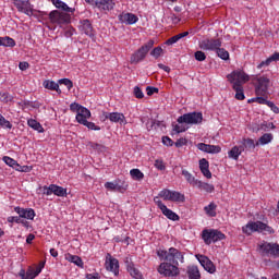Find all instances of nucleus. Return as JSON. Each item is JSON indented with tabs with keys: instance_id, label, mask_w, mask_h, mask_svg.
I'll use <instances>...</instances> for the list:
<instances>
[{
	"instance_id": "nucleus-1",
	"label": "nucleus",
	"mask_w": 279,
	"mask_h": 279,
	"mask_svg": "<svg viewBox=\"0 0 279 279\" xmlns=\"http://www.w3.org/2000/svg\"><path fill=\"white\" fill-rule=\"evenodd\" d=\"M204 121V116L202 112H190V113H184L183 116L178 118V123L174 125V131L180 134V132H186V126L184 123L187 125H199Z\"/></svg>"
},
{
	"instance_id": "nucleus-2",
	"label": "nucleus",
	"mask_w": 279,
	"mask_h": 279,
	"mask_svg": "<svg viewBox=\"0 0 279 279\" xmlns=\"http://www.w3.org/2000/svg\"><path fill=\"white\" fill-rule=\"evenodd\" d=\"M157 256L160 260H166L177 266L180 265V263H184V254L175 247H170L168 251L159 250L157 251Z\"/></svg>"
},
{
	"instance_id": "nucleus-3",
	"label": "nucleus",
	"mask_w": 279,
	"mask_h": 279,
	"mask_svg": "<svg viewBox=\"0 0 279 279\" xmlns=\"http://www.w3.org/2000/svg\"><path fill=\"white\" fill-rule=\"evenodd\" d=\"M252 84L255 88L256 97H267L269 94V86L271 85V80L266 75H256L252 77Z\"/></svg>"
},
{
	"instance_id": "nucleus-4",
	"label": "nucleus",
	"mask_w": 279,
	"mask_h": 279,
	"mask_svg": "<svg viewBox=\"0 0 279 279\" xmlns=\"http://www.w3.org/2000/svg\"><path fill=\"white\" fill-rule=\"evenodd\" d=\"M242 231L244 234H247L248 236L253 232H264V234H274L276 232L274 228H271L270 226L263 221H250L246 226L242 228Z\"/></svg>"
},
{
	"instance_id": "nucleus-5",
	"label": "nucleus",
	"mask_w": 279,
	"mask_h": 279,
	"mask_svg": "<svg viewBox=\"0 0 279 279\" xmlns=\"http://www.w3.org/2000/svg\"><path fill=\"white\" fill-rule=\"evenodd\" d=\"M73 13L66 11L54 10L49 13L50 22L53 25H59L60 27H62V25H69Z\"/></svg>"
},
{
	"instance_id": "nucleus-6",
	"label": "nucleus",
	"mask_w": 279,
	"mask_h": 279,
	"mask_svg": "<svg viewBox=\"0 0 279 279\" xmlns=\"http://www.w3.org/2000/svg\"><path fill=\"white\" fill-rule=\"evenodd\" d=\"M227 80L232 86H243V84L250 82V75L245 71L238 69L228 74Z\"/></svg>"
},
{
	"instance_id": "nucleus-7",
	"label": "nucleus",
	"mask_w": 279,
	"mask_h": 279,
	"mask_svg": "<svg viewBox=\"0 0 279 279\" xmlns=\"http://www.w3.org/2000/svg\"><path fill=\"white\" fill-rule=\"evenodd\" d=\"M157 271L165 278H175V276H180V268H178V265L172 264L171 262L161 263L158 266Z\"/></svg>"
},
{
	"instance_id": "nucleus-8",
	"label": "nucleus",
	"mask_w": 279,
	"mask_h": 279,
	"mask_svg": "<svg viewBox=\"0 0 279 279\" xmlns=\"http://www.w3.org/2000/svg\"><path fill=\"white\" fill-rule=\"evenodd\" d=\"M202 239L206 245H210V243L223 241V239H226V234L217 229H205L202 232Z\"/></svg>"
},
{
	"instance_id": "nucleus-9",
	"label": "nucleus",
	"mask_w": 279,
	"mask_h": 279,
	"mask_svg": "<svg viewBox=\"0 0 279 279\" xmlns=\"http://www.w3.org/2000/svg\"><path fill=\"white\" fill-rule=\"evenodd\" d=\"M153 47L154 40L150 39L131 56V64H138V62H143Z\"/></svg>"
},
{
	"instance_id": "nucleus-10",
	"label": "nucleus",
	"mask_w": 279,
	"mask_h": 279,
	"mask_svg": "<svg viewBox=\"0 0 279 279\" xmlns=\"http://www.w3.org/2000/svg\"><path fill=\"white\" fill-rule=\"evenodd\" d=\"M159 197L165 202H175L180 204H184V202H186L184 194L167 189L159 192Z\"/></svg>"
},
{
	"instance_id": "nucleus-11",
	"label": "nucleus",
	"mask_w": 279,
	"mask_h": 279,
	"mask_svg": "<svg viewBox=\"0 0 279 279\" xmlns=\"http://www.w3.org/2000/svg\"><path fill=\"white\" fill-rule=\"evenodd\" d=\"M259 252L262 256H272L274 258H279V244L264 242L259 245Z\"/></svg>"
},
{
	"instance_id": "nucleus-12",
	"label": "nucleus",
	"mask_w": 279,
	"mask_h": 279,
	"mask_svg": "<svg viewBox=\"0 0 279 279\" xmlns=\"http://www.w3.org/2000/svg\"><path fill=\"white\" fill-rule=\"evenodd\" d=\"M221 45V38H206L199 41L198 47L204 51H217Z\"/></svg>"
},
{
	"instance_id": "nucleus-13",
	"label": "nucleus",
	"mask_w": 279,
	"mask_h": 279,
	"mask_svg": "<svg viewBox=\"0 0 279 279\" xmlns=\"http://www.w3.org/2000/svg\"><path fill=\"white\" fill-rule=\"evenodd\" d=\"M44 195H57V197H66V189L57 185V184H50L49 186L45 185L43 187Z\"/></svg>"
},
{
	"instance_id": "nucleus-14",
	"label": "nucleus",
	"mask_w": 279,
	"mask_h": 279,
	"mask_svg": "<svg viewBox=\"0 0 279 279\" xmlns=\"http://www.w3.org/2000/svg\"><path fill=\"white\" fill-rule=\"evenodd\" d=\"M13 4L17 12H23V14H27V16H32V14H34L29 0H13Z\"/></svg>"
},
{
	"instance_id": "nucleus-15",
	"label": "nucleus",
	"mask_w": 279,
	"mask_h": 279,
	"mask_svg": "<svg viewBox=\"0 0 279 279\" xmlns=\"http://www.w3.org/2000/svg\"><path fill=\"white\" fill-rule=\"evenodd\" d=\"M196 258L202 267H204V269L208 271V274H215L217 271V267H215L213 260H210V258H208L207 256L197 254Z\"/></svg>"
},
{
	"instance_id": "nucleus-16",
	"label": "nucleus",
	"mask_w": 279,
	"mask_h": 279,
	"mask_svg": "<svg viewBox=\"0 0 279 279\" xmlns=\"http://www.w3.org/2000/svg\"><path fill=\"white\" fill-rule=\"evenodd\" d=\"M78 29L82 34H85V36L95 38V28H93V23H90V20H81Z\"/></svg>"
},
{
	"instance_id": "nucleus-17",
	"label": "nucleus",
	"mask_w": 279,
	"mask_h": 279,
	"mask_svg": "<svg viewBox=\"0 0 279 279\" xmlns=\"http://www.w3.org/2000/svg\"><path fill=\"white\" fill-rule=\"evenodd\" d=\"M106 269L107 271H112L114 276H119V259L112 257L110 253L106 256Z\"/></svg>"
},
{
	"instance_id": "nucleus-18",
	"label": "nucleus",
	"mask_w": 279,
	"mask_h": 279,
	"mask_svg": "<svg viewBox=\"0 0 279 279\" xmlns=\"http://www.w3.org/2000/svg\"><path fill=\"white\" fill-rule=\"evenodd\" d=\"M87 119H90V111H85V113L78 116V122L81 125H85L88 130L99 131L101 130L100 126H97L94 122H88Z\"/></svg>"
},
{
	"instance_id": "nucleus-19",
	"label": "nucleus",
	"mask_w": 279,
	"mask_h": 279,
	"mask_svg": "<svg viewBox=\"0 0 279 279\" xmlns=\"http://www.w3.org/2000/svg\"><path fill=\"white\" fill-rule=\"evenodd\" d=\"M14 210L22 219L34 221V217H36V211L33 208L15 207Z\"/></svg>"
},
{
	"instance_id": "nucleus-20",
	"label": "nucleus",
	"mask_w": 279,
	"mask_h": 279,
	"mask_svg": "<svg viewBox=\"0 0 279 279\" xmlns=\"http://www.w3.org/2000/svg\"><path fill=\"white\" fill-rule=\"evenodd\" d=\"M105 118L109 119L111 123H120V125H125V123H128V120H125V116L119 112H105Z\"/></svg>"
},
{
	"instance_id": "nucleus-21",
	"label": "nucleus",
	"mask_w": 279,
	"mask_h": 279,
	"mask_svg": "<svg viewBox=\"0 0 279 279\" xmlns=\"http://www.w3.org/2000/svg\"><path fill=\"white\" fill-rule=\"evenodd\" d=\"M196 147L201 151H205V154H219L221 151V146H215L205 143H198Z\"/></svg>"
},
{
	"instance_id": "nucleus-22",
	"label": "nucleus",
	"mask_w": 279,
	"mask_h": 279,
	"mask_svg": "<svg viewBox=\"0 0 279 279\" xmlns=\"http://www.w3.org/2000/svg\"><path fill=\"white\" fill-rule=\"evenodd\" d=\"M96 8L101 12H110V10H114V1L113 0H97Z\"/></svg>"
},
{
	"instance_id": "nucleus-23",
	"label": "nucleus",
	"mask_w": 279,
	"mask_h": 279,
	"mask_svg": "<svg viewBox=\"0 0 279 279\" xmlns=\"http://www.w3.org/2000/svg\"><path fill=\"white\" fill-rule=\"evenodd\" d=\"M119 21L128 25H134L138 21V17L134 13H122L119 15Z\"/></svg>"
},
{
	"instance_id": "nucleus-24",
	"label": "nucleus",
	"mask_w": 279,
	"mask_h": 279,
	"mask_svg": "<svg viewBox=\"0 0 279 279\" xmlns=\"http://www.w3.org/2000/svg\"><path fill=\"white\" fill-rule=\"evenodd\" d=\"M161 213L167 217V219H170L171 221H180V216L175 214L173 210L169 209L167 205H161Z\"/></svg>"
},
{
	"instance_id": "nucleus-25",
	"label": "nucleus",
	"mask_w": 279,
	"mask_h": 279,
	"mask_svg": "<svg viewBox=\"0 0 279 279\" xmlns=\"http://www.w3.org/2000/svg\"><path fill=\"white\" fill-rule=\"evenodd\" d=\"M70 110L72 112H77V114H76L77 122H78L80 114L84 116L86 112H90V110H88L86 107H83L82 105L76 104V102L70 105Z\"/></svg>"
},
{
	"instance_id": "nucleus-26",
	"label": "nucleus",
	"mask_w": 279,
	"mask_h": 279,
	"mask_svg": "<svg viewBox=\"0 0 279 279\" xmlns=\"http://www.w3.org/2000/svg\"><path fill=\"white\" fill-rule=\"evenodd\" d=\"M52 5L57 7L61 12H71V14H75V8L68 7L62 0H52Z\"/></svg>"
},
{
	"instance_id": "nucleus-27",
	"label": "nucleus",
	"mask_w": 279,
	"mask_h": 279,
	"mask_svg": "<svg viewBox=\"0 0 279 279\" xmlns=\"http://www.w3.org/2000/svg\"><path fill=\"white\" fill-rule=\"evenodd\" d=\"M186 274L189 276V279H201L202 274L199 272V268L195 265L187 266Z\"/></svg>"
},
{
	"instance_id": "nucleus-28",
	"label": "nucleus",
	"mask_w": 279,
	"mask_h": 279,
	"mask_svg": "<svg viewBox=\"0 0 279 279\" xmlns=\"http://www.w3.org/2000/svg\"><path fill=\"white\" fill-rule=\"evenodd\" d=\"M65 260H69V263H73L74 265H76V267H81L82 269L84 268V262L82 260V257L77 255L66 254Z\"/></svg>"
},
{
	"instance_id": "nucleus-29",
	"label": "nucleus",
	"mask_w": 279,
	"mask_h": 279,
	"mask_svg": "<svg viewBox=\"0 0 279 279\" xmlns=\"http://www.w3.org/2000/svg\"><path fill=\"white\" fill-rule=\"evenodd\" d=\"M245 151V148L243 146H234L229 151V158H232L233 160H239V156Z\"/></svg>"
},
{
	"instance_id": "nucleus-30",
	"label": "nucleus",
	"mask_w": 279,
	"mask_h": 279,
	"mask_svg": "<svg viewBox=\"0 0 279 279\" xmlns=\"http://www.w3.org/2000/svg\"><path fill=\"white\" fill-rule=\"evenodd\" d=\"M195 186L199 189V191H205L206 193H213L215 191V185L202 181H197Z\"/></svg>"
},
{
	"instance_id": "nucleus-31",
	"label": "nucleus",
	"mask_w": 279,
	"mask_h": 279,
	"mask_svg": "<svg viewBox=\"0 0 279 279\" xmlns=\"http://www.w3.org/2000/svg\"><path fill=\"white\" fill-rule=\"evenodd\" d=\"M44 87L48 90H56L58 95H62V90L60 89V85L53 81H45Z\"/></svg>"
},
{
	"instance_id": "nucleus-32",
	"label": "nucleus",
	"mask_w": 279,
	"mask_h": 279,
	"mask_svg": "<svg viewBox=\"0 0 279 279\" xmlns=\"http://www.w3.org/2000/svg\"><path fill=\"white\" fill-rule=\"evenodd\" d=\"M186 36H189V32H183L178 35H174L166 41V45L168 46L175 45V43H178L179 40H182V38H186Z\"/></svg>"
},
{
	"instance_id": "nucleus-33",
	"label": "nucleus",
	"mask_w": 279,
	"mask_h": 279,
	"mask_svg": "<svg viewBox=\"0 0 279 279\" xmlns=\"http://www.w3.org/2000/svg\"><path fill=\"white\" fill-rule=\"evenodd\" d=\"M274 141V134L266 133L259 137V140L256 142V145H269Z\"/></svg>"
},
{
	"instance_id": "nucleus-34",
	"label": "nucleus",
	"mask_w": 279,
	"mask_h": 279,
	"mask_svg": "<svg viewBox=\"0 0 279 279\" xmlns=\"http://www.w3.org/2000/svg\"><path fill=\"white\" fill-rule=\"evenodd\" d=\"M232 88L235 92V99H238V101H243V99H245L243 85H233Z\"/></svg>"
},
{
	"instance_id": "nucleus-35",
	"label": "nucleus",
	"mask_w": 279,
	"mask_h": 279,
	"mask_svg": "<svg viewBox=\"0 0 279 279\" xmlns=\"http://www.w3.org/2000/svg\"><path fill=\"white\" fill-rule=\"evenodd\" d=\"M204 210L208 217H217V204L210 203L204 207Z\"/></svg>"
},
{
	"instance_id": "nucleus-36",
	"label": "nucleus",
	"mask_w": 279,
	"mask_h": 279,
	"mask_svg": "<svg viewBox=\"0 0 279 279\" xmlns=\"http://www.w3.org/2000/svg\"><path fill=\"white\" fill-rule=\"evenodd\" d=\"M256 143H254V140L252 138H243V142H242V147L244 149H247V151H252L254 149H256Z\"/></svg>"
},
{
	"instance_id": "nucleus-37",
	"label": "nucleus",
	"mask_w": 279,
	"mask_h": 279,
	"mask_svg": "<svg viewBox=\"0 0 279 279\" xmlns=\"http://www.w3.org/2000/svg\"><path fill=\"white\" fill-rule=\"evenodd\" d=\"M182 175L185 178L186 182L191 184V186H195L198 182V180L195 179V177H193V174H191V172L187 170H182Z\"/></svg>"
},
{
	"instance_id": "nucleus-38",
	"label": "nucleus",
	"mask_w": 279,
	"mask_h": 279,
	"mask_svg": "<svg viewBox=\"0 0 279 279\" xmlns=\"http://www.w3.org/2000/svg\"><path fill=\"white\" fill-rule=\"evenodd\" d=\"M27 125L28 128H32L33 130H36L37 132H45V129L43 128V124H40V122L34 120V119H29L27 121Z\"/></svg>"
},
{
	"instance_id": "nucleus-39",
	"label": "nucleus",
	"mask_w": 279,
	"mask_h": 279,
	"mask_svg": "<svg viewBox=\"0 0 279 279\" xmlns=\"http://www.w3.org/2000/svg\"><path fill=\"white\" fill-rule=\"evenodd\" d=\"M130 276L134 279H143V274L134 265L129 266L128 269Z\"/></svg>"
},
{
	"instance_id": "nucleus-40",
	"label": "nucleus",
	"mask_w": 279,
	"mask_h": 279,
	"mask_svg": "<svg viewBox=\"0 0 279 279\" xmlns=\"http://www.w3.org/2000/svg\"><path fill=\"white\" fill-rule=\"evenodd\" d=\"M130 175H131L132 180H135L137 182H141V180H143L145 178V174L136 168L132 169L130 171Z\"/></svg>"
},
{
	"instance_id": "nucleus-41",
	"label": "nucleus",
	"mask_w": 279,
	"mask_h": 279,
	"mask_svg": "<svg viewBox=\"0 0 279 279\" xmlns=\"http://www.w3.org/2000/svg\"><path fill=\"white\" fill-rule=\"evenodd\" d=\"M16 41H14L11 37H1L0 38V47H15Z\"/></svg>"
},
{
	"instance_id": "nucleus-42",
	"label": "nucleus",
	"mask_w": 279,
	"mask_h": 279,
	"mask_svg": "<svg viewBox=\"0 0 279 279\" xmlns=\"http://www.w3.org/2000/svg\"><path fill=\"white\" fill-rule=\"evenodd\" d=\"M3 162H5V165H8L9 167H12V169H15V171L16 169H19V162L14 160L12 157L4 156Z\"/></svg>"
},
{
	"instance_id": "nucleus-43",
	"label": "nucleus",
	"mask_w": 279,
	"mask_h": 279,
	"mask_svg": "<svg viewBox=\"0 0 279 279\" xmlns=\"http://www.w3.org/2000/svg\"><path fill=\"white\" fill-rule=\"evenodd\" d=\"M216 53L218 58H221V60H230V52L221 47L216 50Z\"/></svg>"
},
{
	"instance_id": "nucleus-44",
	"label": "nucleus",
	"mask_w": 279,
	"mask_h": 279,
	"mask_svg": "<svg viewBox=\"0 0 279 279\" xmlns=\"http://www.w3.org/2000/svg\"><path fill=\"white\" fill-rule=\"evenodd\" d=\"M13 99L14 98L10 96V94L0 92V101L3 104H9V101H13Z\"/></svg>"
},
{
	"instance_id": "nucleus-45",
	"label": "nucleus",
	"mask_w": 279,
	"mask_h": 279,
	"mask_svg": "<svg viewBox=\"0 0 279 279\" xmlns=\"http://www.w3.org/2000/svg\"><path fill=\"white\" fill-rule=\"evenodd\" d=\"M162 52H163L162 47L158 46L151 50L150 56H153V58H156V60H158V58L162 56Z\"/></svg>"
},
{
	"instance_id": "nucleus-46",
	"label": "nucleus",
	"mask_w": 279,
	"mask_h": 279,
	"mask_svg": "<svg viewBox=\"0 0 279 279\" xmlns=\"http://www.w3.org/2000/svg\"><path fill=\"white\" fill-rule=\"evenodd\" d=\"M194 58L197 60V62H204V60H206V53H204L202 50H198L194 53Z\"/></svg>"
},
{
	"instance_id": "nucleus-47",
	"label": "nucleus",
	"mask_w": 279,
	"mask_h": 279,
	"mask_svg": "<svg viewBox=\"0 0 279 279\" xmlns=\"http://www.w3.org/2000/svg\"><path fill=\"white\" fill-rule=\"evenodd\" d=\"M59 84H63L64 86H66L68 90H71V88H73V81L69 78L59 80Z\"/></svg>"
},
{
	"instance_id": "nucleus-48",
	"label": "nucleus",
	"mask_w": 279,
	"mask_h": 279,
	"mask_svg": "<svg viewBox=\"0 0 279 279\" xmlns=\"http://www.w3.org/2000/svg\"><path fill=\"white\" fill-rule=\"evenodd\" d=\"M155 167L159 171H165V169H167V167L165 166V161H162V159L155 160Z\"/></svg>"
},
{
	"instance_id": "nucleus-49",
	"label": "nucleus",
	"mask_w": 279,
	"mask_h": 279,
	"mask_svg": "<svg viewBox=\"0 0 279 279\" xmlns=\"http://www.w3.org/2000/svg\"><path fill=\"white\" fill-rule=\"evenodd\" d=\"M133 93L136 99H143V97H145V94H143V90L138 86L134 87Z\"/></svg>"
},
{
	"instance_id": "nucleus-50",
	"label": "nucleus",
	"mask_w": 279,
	"mask_h": 279,
	"mask_svg": "<svg viewBox=\"0 0 279 279\" xmlns=\"http://www.w3.org/2000/svg\"><path fill=\"white\" fill-rule=\"evenodd\" d=\"M116 191L118 193H125L128 191V183L123 182L121 185L116 184Z\"/></svg>"
},
{
	"instance_id": "nucleus-51",
	"label": "nucleus",
	"mask_w": 279,
	"mask_h": 279,
	"mask_svg": "<svg viewBox=\"0 0 279 279\" xmlns=\"http://www.w3.org/2000/svg\"><path fill=\"white\" fill-rule=\"evenodd\" d=\"M251 101H256L257 104L267 106L268 100L265 98V96H257V97L251 99Z\"/></svg>"
},
{
	"instance_id": "nucleus-52",
	"label": "nucleus",
	"mask_w": 279,
	"mask_h": 279,
	"mask_svg": "<svg viewBox=\"0 0 279 279\" xmlns=\"http://www.w3.org/2000/svg\"><path fill=\"white\" fill-rule=\"evenodd\" d=\"M276 130V125L272 122H269L268 124H262L260 129H257V132H259V130H263L264 132H267V130Z\"/></svg>"
},
{
	"instance_id": "nucleus-53",
	"label": "nucleus",
	"mask_w": 279,
	"mask_h": 279,
	"mask_svg": "<svg viewBox=\"0 0 279 279\" xmlns=\"http://www.w3.org/2000/svg\"><path fill=\"white\" fill-rule=\"evenodd\" d=\"M210 163H208V160H206L205 158L199 160V169L201 171L204 169H209Z\"/></svg>"
},
{
	"instance_id": "nucleus-54",
	"label": "nucleus",
	"mask_w": 279,
	"mask_h": 279,
	"mask_svg": "<svg viewBox=\"0 0 279 279\" xmlns=\"http://www.w3.org/2000/svg\"><path fill=\"white\" fill-rule=\"evenodd\" d=\"M0 126L7 128V130H12V123H10V121H8L5 118L0 121Z\"/></svg>"
},
{
	"instance_id": "nucleus-55",
	"label": "nucleus",
	"mask_w": 279,
	"mask_h": 279,
	"mask_svg": "<svg viewBox=\"0 0 279 279\" xmlns=\"http://www.w3.org/2000/svg\"><path fill=\"white\" fill-rule=\"evenodd\" d=\"M162 143L163 145H167V147H173V140H171L169 136H163Z\"/></svg>"
},
{
	"instance_id": "nucleus-56",
	"label": "nucleus",
	"mask_w": 279,
	"mask_h": 279,
	"mask_svg": "<svg viewBox=\"0 0 279 279\" xmlns=\"http://www.w3.org/2000/svg\"><path fill=\"white\" fill-rule=\"evenodd\" d=\"M21 216H10L8 218L9 223H21Z\"/></svg>"
},
{
	"instance_id": "nucleus-57",
	"label": "nucleus",
	"mask_w": 279,
	"mask_h": 279,
	"mask_svg": "<svg viewBox=\"0 0 279 279\" xmlns=\"http://www.w3.org/2000/svg\"><path fill=\"white\" fill-rule=\"evenodd\" d=\"M105 189H107V191H117V183L107 182L105 183Z\"/></svg>"
},
{
	"instance_id": "nucleus-58",
	"label": "nucleus",
	"mask_w": 279,
	"mask_h": 279,
	"mask_svg": "<svg viewBox=\"0 0 279 279\" xmlns=\"http://www.w3.org/2000/svg\"><path fill=\"white\" fill-rule=\"evenodd\" d=\"M186 143H187L186 138L181 137V138H179V140L174 143V145H175V147H184V145H186Z\"/></svg>"
},
{
	"instance_id": "nucleus-59",
	"label": "nucleus",
	"mask_w": 279,
	"mask_h": 279,
	"mask_svg": "<svg viewBox=\"0 0 279 279\" xmlns=\"http://www.w3.org/2000/svg\"><path fill=\"white\" fill-rule=\"evenodd\" d=\"M201 172L203 173V175L205 178H207V180H210V178H213V173L210 172L209 168H205V169L201 170Z\"/></svg>"
},
{
	"instance_id": "nucleus-60",
	"label": "nucleus",
	"mask_w": 279,
	"mask_h": 279,
	"mask_svg": "<svg viewBox=\"0 0 279 279\" xmlns=\"http://www.w3.org/2000/svg\"><path fill=\"white\" fill-rule=\"evenodd\" d=\"M15 171H21L22 173H28V171H31V169L28 168V166L19 165Z\"/></svg>"
},
{
	"instance_id": "nucleus-61",
	"label": "nucleus",
	"mask_w": 279,
	"mask_h": 279,
	"mask_svg": "<svg viewBox=\"0 0 279 279\" xmlns=\"http://www.w3.org/2000/svg\"><path fill=\"white\" fill-rule=\"evenodd\" d=\"M146 93H147L148 97H151V95H154V93H158V88L148 86L146 88Z\"/></svg>"
},
{
	"instance_id": "nucleus-62",
	"label": "nucleus",
	"mask_w": 279,
	"mask_h": 279,
	"mask_svg": "<svg viewBox=\"0 0 279 279\" xmlns=\"http://www.w3.org/2000/svg\"><path fill=\"white\" fill-rule=\"evenodd\" d=\"M271 64V59H266L265 61H262L258 65L257 69H263V66H269Z\"/></svg>"
},
{
	"instance_id": "nucleus-63",
	"label": "nucleus",
	"mask_w": 279,
	"mask_h": 279,
	"mask_svg": "<svg viewBox=\"0 0 279 279\" xmlns=\"http://www.w3.org/2000/svg\"><path fill=\"white\" fill-rule=\"evenodd\" d=\"M86 278L87 279H101V275H99V272L87 274Z\"/></svg>"
},
{
	"instance_id": "nucleus-64",
	"label": "nucleus",
	"mask_w": 279,
	"mask_h": 279,
	"mask_svg": "<svg viewBox=\"0 0 279 279\" xmlns=\"http://www.w3.org/2000/svg\"><path fill=\"white\" fill-rule=\"evenodd\" d=\"M34 278H36V275H35V272H34V269H28V270L26 271V277H25L24 279H34Z\"/></svg>"
}]
</instances>
